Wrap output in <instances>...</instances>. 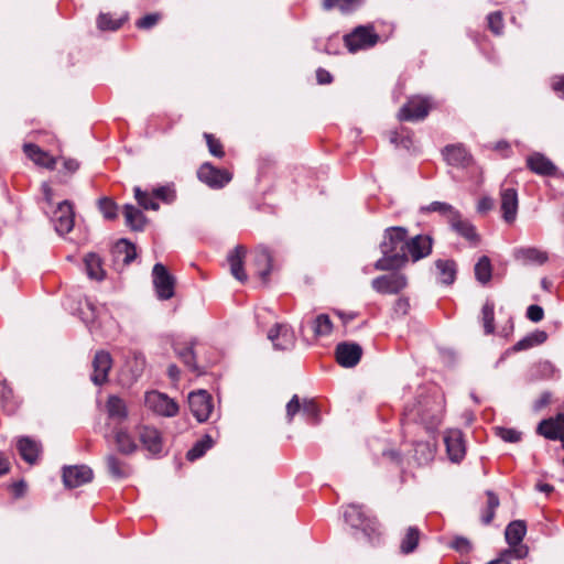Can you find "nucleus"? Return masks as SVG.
<instances>
[{"label": "nucleus", "mask_w": 564, "mask_h": 564, "mask_svg": "<svg viewBox=\"0 0 564 564\" xmlns=\"http://www.w3.org/2000/svg\"><path fill=\"white\" fill-rule=\"evenodd\" d=\"M408 230L404 227L386 229L380 243L382 257L376 261L375 268L381 271L395 270L406 263Z\"/></svg>", "instance_id": "1"}, {"label": "nucleus", "mask_w": 564, "mask_h": 564, "mask_svg": "<svg viewBox=\"0 0 564 564\" xmlns=\"http://www.w3.org/2000/svg\"><path fill=\"white\" fill-rule=\"evenodd\" d=\"M380 40L372 25H359L344 36V43L350 53L373 47Z\"/></svg>", "instance_id": "2"}, {"label": "nucleus", "mask_w": 564, "mask_h": 564, "mask_svg": "<svg viewBox=\"0 0 564 564\" xmlns=\"http://www.w3.org/2000/svg\"><path fill=\"white\" fill-rule=\"evenodd\" d=\"M527 533V524L523 520L511 521L505 531V538L509 544V549L505 554H510L516 558H524L529 553V547L522 544V540Z\"/></svg>", "instance_id": "3"}, {"label": "nucleus", "mask_w": 564, "mask_h": 564, "mask_svg": "<svg viewBox=\"0 0 564 564\" xmlns=\"http://www.w3.org/2000/svg\"><path fill=\"white\" fill-rule=\"evenodd\" d=\"M344 519L352 528H360L371 542L373 536L379 535L376 523L366 517L362 507L359 505L351 503L347 506L344 511Z\"/></svg>", "instance_id": "4"}, {"label": "nucleus", "mask_w": 564, "mask_h": 564, "mask_svg": "<svg viewBox=\"0 0 564 564\" xmlns=\"http://www.w3.org/2000/svg\"><path fill=\"white\" fill-rule=\"evenodd\" d=\"M145 406L158 415L172 417L178 413V404L165 393L150 391L144 395Z\"/></svg>", "instance_id": "5"}, {"label": "nucleus", "mask_w": 564, "mask_h": 564, "mask_svg": "<svg viewBox=\"0 0 564 564\" xmlns=\"http://www.w3.org/2000/svg\"><path fill=\"white\" fill-rule=\"evenodd\" d=\"M153 285L160 300H170L174 295L175 278L162 263H155L152 269Z\"/></svg>", "instance_id": "6"}, {"label": "nucleus", "mask_w": 564, "mask_h": 564, "mask_svg": "<svg viewBox=\"0 0 564 564\" xmlns=\"http://www.w3.org/2000/svg\"><path fill=\"white\" fill-rule=\"evenodd\" d=\"M191 412L198 422L209 419L214 409L212 395L206 390L193 391L188 394Z\"/></svg>", "instance_id": "7"}, {"label": "nucleus", "mask_w": 564, "mask_h": 564, "mask_svg": "<svg viewBox=\"0 0 564 564\" xmlns=\"http://www.w3.org/2000/svg\"><path fill=\"white\" fill-rule=\"evenodd\" d=\"M107 412V430L113 426H123L124 421L128 419L129 412L126 402L118 395H109L106 401Z\"/></svg>", "instance_id": "8"}, {"label": "nucleus", "mask_w": 564, "mask_h": 564, "mask_svg": "<svg viewBox=\"0 0 564 564\" xmlns=\"http://www.w3.org/2000/svg\"><path fill=\"white\" fill-rule=\"evenodd\" d=\"M198 178L212 188H221L231 181V174L221 169L204 163L197 171Z\"/></svg>", "instance_id": "9"}, {"label": "nucleus", "mask_w": 564, "mask_h": 564, "mask_svg": "<svg viewBox=\"0 0 564 564\" xmlns=\"http://www.w3.org/2000/svg\"><path fill=\"white\" fill-rule=\"evenodd\" d=\"M430 111L429 99L412 97L399 111V119L402 121H416L424 119Z\"/></svg>", "instance_id": "10"}, {"label": "nucleus", "mask_w": 564, "mask_h": 564, "mask_svg": "<svg viewBox=\"0 0 564 564\" xmlns=\"http://www.w3.org/2000/svg\"><path fill=\"white\" fill-rule=\"evenodd\" d=\"M371 286L378 293L397 294L406 286V278L398 272L386 274L373 279Z\"/></svg>", "instance_id": "11"}, {"label": "nucleus", "mask_w": 564, "mask_h": 564, "mask_svg": "<svg viewBox=\"0 0 564 564\" xmlns=\"http://www.w3.org/2000/svg\"><path fill=\"white\" fill-rule=\"evenodd\" d=\"M94 473L87 465L65 466L63 482L67 488H77L93 480Z\"/></svg>", "instance_id": "12"}, {"label": "nucleus", "mask_w": 564, "mask_h": 564, "mask_svg": "<svg viewBox=\"0 0 564 564\" xmlns=\"http://www.w3.org/2000/svg\"><path fill=\"white\" fill-rule=\"evenodd\" d=\"M536 433L547 440H560L564 447V413L542 420L536 427Z\"/></svg>", "instance_id": "13"}, {"label": "nucleus", "mask_w": 564, "mask_h": 564, "mask_svg": "<svg viewBox=\"0 0 564 564\" xmlns=\"http://www.w3.org/2000/svg\"><path fill=\"white\" fill-rule=\"evenodd\" d=\"M52 221L58 235L63 236L72 231L74 227V210L68 200H64L57 205L53 213Z\"/></svg>", "instance_id": "14"}, {"label": "nucleus", "mask_w": 564, "mask_h": 564, "mask_svg": "<svg viewBox=\"0 0 564 564\" xmlns=\"http://www.w3.org/2000/svg\"><path fill=\"white\" fill-rule=\"evenodd\" d=\"M113 440L117 451L122 455H131L138 449V445L124 426H113L105 433V438Z\"/></svg>", "instance_id": "15"}, {"label": "nucleus", "mask_w": 564, "mask_h": 564, "mask_svg": "<svg viewBox=\"0 0 564 564\" xmlns=\"http://www.w3.org/2000/svg\"><path fill=\"white\" fill-rule=\"evenodd\" d=\"M268 339L272 341L275 349L280 350L293 348L296 340L293 329L289 325L280 323L270 328Z\"/></svg>", "instance_id": "16"}, {"label": "nucleus", "mask_w": 564, "mask_h": 564, "mask_svg": "<svg viewBox=\"0 0 564 564\" xmlns=\"http://www.w3.org/2000/svg\"><path fill=\"white\" fill-rule=\"evenodd\" d=\"M335 354L336 360L341 367L352 368L359 362L362 348L356 343L344 341L336 346Z\"/></svg>", "instance_id": "17"}, {"label": "nucleus", "mask_w": 564, "mask_h": 564, "mask_svg": "<svg viewBox=\"0 0 564 564\" xmlns=\"http://www.w3.org/2000/svg\"><path fill=\"white\" fill-rule=\"evenodd\" d=\"M112 359L108 351L99 350L95 354L93 359V375L91 381L96 386H101L108 380V372L111 369Z\"/></svg>", "instance_id": "18"}, {"label": "nucleus", "mask_w": 564, "mask_h": 564, "mask_svg": "<svg viewBox=\"0 0 564 564\" xmlns=\"http://www.w3.org/2000/svg\"><path fill=\"white\" fill-rule=\"evenodd\" d=\"M500 207L503 220L512 224L517 218L519 207L518 193L514 188L500 189Z\"/></svg>", "instance_id": "19"}, {"label": "nucleus", "mask_w": 564, "mask_h": 564, "mask_svg": "<svg viewBox=\"0 0 564 564\" xmlns=\"http://www.w3.org/2000/svg\"><path fill=\"white\" fill-rule=\"evenodd\" d=\"M433 239L427 235H417L408 239L406 258L410 256L413 261H419L432 252Z\"/></svg>", "instance_id": "20"}, {"label": "nucleus", "mask_w": 564, "mask_h": 564, "mask_svg": "<svg viewBox=\"0 0 564 564\" xmlns=\"http://www.w3.org/2000/svg\"><path fill=\"white\" fill-rule=\"evenodd\" d=\"M448 224L451 228L459 236L475 246L478 245L480 238L476 231L475 226L468 219L463 218L460 213L451 219Z\"/></svg>", "instance_id": "21"}, {"label": "nucleus", "mask_w": 564, "mask_h": 564, "mask_svg": "<svg viewBox=\"0 0 564 564\" xmlns=\"http://www.w3.org/2000/svg\"><path fill=\"white\" fill-rule=\"evenodd\" d=\"M446 451L452 462H459L465 455V446L462 432L451 430L444 436Z\"/></svg>", "instance_id": "22"}, {"label": "nucleus", "mask_w": 564, "mask_h": 564, "mask_svg": "<svg viewBox=\"0 0 564 564\" xmlns=\"http://www.w3.org/2000/svg\"><path fill=\"white\" fill-rule=\"evenodd\" d=\"M138 433L141 444L151 454H159L162 451V436L155 427L143 425L139 427Z\"/></svg>", "instance_id": "23"}, {"label": "nucleus", "mask_w": 564, "mask_h": 564, "mask_svg": "<svg viewBox=\"0 0 564 564\" xmlns=\"http://www.w3.org/2000/svg\"><path fill=\"white\" fill-rule=\"evenodd\" d=\"M528 167L538 175L551 176L556 173V166L542 153L535 152L527 158Z\"/></svg>", "instance_id": "24"}, {"label": "nucleus", "mask_w": 564, "mask_h": 564, "mask_svg": "<svg viewBox=\"0 0 564 564\" xmlns=\"http://www.w3.org/2000/svg\"><path fill=\"white\" fill-rule=\"evenodd\" d=\"M246 249L242 246H237L228 253L227 257L231 274L240 282H246L248 280V275L243 270Z\"/></svg>", "instance_id": "25"}, {"label": "nucleus", "mask_w": 564, "mask_h": 564, "mask_svg": "<svg viewBox=\"0 0 564 564\" xmlns=\"http://www.w3.org/2000/svg\"><path fill=\"white\" fill-rule=\"evenodd\" d=\"M195 343L189 344H177L174 347L175 355L182 360V362L194 373L202 375L203 370L196 364V356L194 352Z\"/></svg>", "instance_id": "26"}, {"label": "nucleus", "mask_w": 564, "mask_h": 564, "mask_svg": "<svg viewBox=\"0 0 564 564\" xmlns=\"http://www.w3.org/2000/svg\"><path fill=\"white\" fill-rule=\"evenodd\" d=\"M23 150L28 158H30L35 164L50 170L55 167L56 160L47 152L40 149L37 145L33 143H26L24 144Z\"/></svg>", "instance_id": "27"}, {"label": "nucleus", "mask_w": 564, "mask_h": 564, "mask_svg": "<svg viewBox=\"0 0 564 564\" xmlns=\"http://www.w3.org/2000/svg\"><path fill=\"white\" fill-rule=\"evenodd\" d=\"M443 154L447 163L454 166L468 165L471 160L469 153L462 144L445 147Z\"/></svg>", "instance_id": "28"}, {"label": "nucleus", "mask_w": 564, "mask_h": 564, "mask_svg": "<svg viewBox=\"0 0 564 564\" xmlns=\"http://www.w3.org/2000/svg\"><path fill=\"white\" fill-rule=\"evenodd\" d=\"M254 263L260 279L265 283L272 269V257L268 248L263 246L257 248Z\"/></svg>", "instance_id": "29"}, {"label": "nucleus", "mask_w": 564, "mask_h": 564, "mask_svg": "<svg viewBox=\"0 0 564 564\" xmlns=\"http://www.w3.org/2000/svg\"><path fill=\"white\" fill-rule=\"evenodd\" d=\"M514 258L524 264H543L547 261V253L534 247L519 248L514 250Z\"/></svg>", "instance_id": "30"}, {"label": "nucleus", "mask_w": 564, "mask_h": 564, "mask_svg": "<svg viewBox=\"0 0 564 564\" xmlns=\"http://www.w3.org/2000/svg\"><path fill=\"white\" fill-rule=\"evenodd\" d=\"M437 279L443 284H452L456 279V263L449 259H438L435 261Z\"/></svg>", "instance_id": "31"}, {"label": "nucleus", "mask_w": 564, "mask_h": 564, "mask_svg": "<svg viewBox=\"0 0 564 564\" xmlns=\"http://www.w3.org/2000/svg\"><path fill=\"white\" fill-rule=\"evenodd\" d=\"M21 457L29 464L33 465L37 460L40 454V445L30 437H21L17 444Z\"/></svg>", "instance_id": "32"}, {"label": "nucleus", "mask_w": 564, "mask_h": 564, "mask_svg": "<svg viewBox=\"0 0 564 564\" xmlns=\"http://www.w3.org/2000/svg\"><path fill=\"white\" fill-rule=\"evenodd\" d=\"M123 215L126 224L135 231H141L145 225V217L143 213L131 204H127L123 207Z\"/></svg>", "instance_id": "33"}, {"label": "nucleus", "mask_w": 564, "mask_h": 564, "mask_svg": "<svg viewBox=\"0 0 564 564\" xmlns=\"http://www.w3.org/2000/svg\"><path fill=\"white\" fill-rule=\"evenodd\" d=\"M413 420H419L423 423L426 429L432 430L436 427L441 422L440 411H431L419 406L410 411Z\"/></svg>", "instance_id": "34"}, {"label": "nucleus", "mask_w": 564, "mask_h": 564, "mask_svg": "<svg viewBox=\"0 0 564 564\" xmlns=\"http://www.w3.org/2000/svg\"><path fill=\"white\" fill-rule=\"evenodd\" d=\"M106 465L108 473L117 479L127 478L130 475V467L123 460L119 459L115 454L106 456Z\"/></svg>", "instance_id": "35"}, {"label": "nucleus", "mask_w": 564, "mask_h": 564, "mask_svg": "<svg viewBox=\"0 0 564 564\" xmlns=\"http://www.w3.org/2000/svg\"><path fill=\"white\" fill-rule=\"evenodd\" d=\"M85 268L87 275L90 279L102 280L105 276V271L102 269L101 259L98 254L91 252L88 253L84 259Z\"/></svg>", "instance_id": "36"}, {"label": "nucleus", "mask_w": 564, "mask_h": 564, "mask_svg": "<svg viewBox=\"0 0 564 564\" xmlns=\"http://www.w3.org/2000/svg\"><path fill=\"white\" fill-rule=\"evenodd\" d=\"M547 339V334L544 330H535L522 339H520L514 346V351H521L530 349L534 346L543 344Z\"/></svg>", "instance_id": "37"}, {"label": "nucleus", "mask_w": 564, "mask_h": 564, "mask_svg": "<svg viewBox=\"0 0 564 564\" xmlns=\"http://www.w3.org/2000/svg\"><path fill=\"white\" fill-rule=\"evenodd\" d=\"M420 530L416 527H409L400 543V551L403 554H410L417 547L420 541Z\"/></svg>", "instance_id": "38"}, {"label": "nucleus", "mask_w": 564, "mask_h": 564, "mask_svg": "<svg viewBox=\"0 0 564 564\" xmlns=\"http://www.w3.org/2000/svg\"><path fill=\"white\" fill-rule=\"evenodd\" d=\"M421 210L424 213H438L446 218L447 223L459 213L453 205L445 202H432L430 205L422 207Z\"/></svg>", "instance_id": "39"}, {"label": "nucleus", "mask_w": 564, "mask_h": 564, "mask_svg": "<svg viewBox=\"0 0 564 564\" xmlns=\"http://www.w3.org/2000/svg\"><path fill=\"white\" fill-rule=\"evenodd\" d=\"M474 270L476 280L481 284H486L491 280L492 267L490 259L487 256L479 258Z\"/></svg>", "instance_id": "40"}, {"label": "nucleus", "mask_w": 564, "mask_h": 564, "mask_svg": "<svg viewBox=\"0 0 564 564\" xmlns=\"http://www.w3.org/2000/svg\"><path fill=\"white\" fill-rule=\"evenodd\" d=\"M213 446V440L209 435H205L196 442L194 446L186 453V458L191 462L200 458L207 449Z\"/></svg>", "instance_id": "41"}, {"label": "nucleus", "mask_w": 564, "mask_h": 564, "mask_svg": "<svg viewBox=\"0 0 564 564\" xmlns=\"http://www.w3.org/2000/svg\"><path fill=\"white\" fill-rule=\"evenodd\" d=\"M315 336H327L333 330V323L327 314H319L313 323Z\"/></svg>", "instance_id": "42"}, {"label": "nucleus", "mask_w": 564, "mask_h": 564, "mask_svg": "<svg viewBox=\"0 0 564 564\" xmlns=\"http://www.w3.org/2000/svg\"><path fill=\"white\" fill-rule=\"evenodd\" d=\"M134 198L138 204L144 209L158 210L160 205L155 202L153 195L142 191L140 187H134Z\"/></svg>", "instance_id": "43"}, {"label": "nucleus", "mask_w": 564, "mask_h": 564, "mask_svg": "<svg viewBox=\"0 0 564 564\" xmlns=\"http://www.w3.org/2000/svg\"><path fill=\"white\" fill-rule=\"evenodd\" d=\"M434 456L433 447L426 442H417L414 447V457L419 464H426Z\"/></svg>", "instance_id": "44"}, {"label": "nucleus", "mask_w": 564, "mask_h": 564, "mask_svg": "<svg viewBox=\"0 0 564 564\" xmlns=\"http://www.w3.org/2000/svg\"><path fill=\"white\" fill-rule=\"evenodd\" d=\"M495 305L491 302H486L482 306V326L486 334H492L495 332V314H494Z\"/></svg>", "instance_id": "45"}, {"label": "nucleus", "mask_w": 564, "mask_h": 564, "mask_svg": "<svg viewBox=\"0 0 564 564\" xmlns=\"http://www.w3.org/2000/svg\"><path fill=\"white\" fill-rule=\"evenodd\" d=\"M116 252L118 254H123L122 261L124 264L131 263L137 257L134 245L130 243L129 241H127L124 239L120 240L116 245Z\"/></svg>", "instance_id": "46"}, {"label": "nucleus", "mask_w": 564, "mask_h": 564, "mask_svg": "<svg viewBox=\"0 0 564 564\" xmlns=\"http://www.w3.org/2000/svg\"><path fill=\"white\" fill-rule=\"evenodd\" d=\"M361 0H324L323 7L326 10H330L333 8L339 9L341 12H349L359 3Z\"/></svg>", "instance_id": "47"}, {"label": "nucleus", "mask_w": 564, "mask_h": 564, "mask_svg": "<svg viewBox=\"0 0 564 564\" xmlns=\"http://www.w3.org/2000/svg\"><path fill=\"white\" fill-rule=\"evenodd\" d=\"M98 207L106 219L112 220L117 218L118 206L112 199L108 197L100 198L98 200Z\"/></svg>", "instance_id": "48"}, {"label": "nucleus", "mask_w": 564, "mask_h": 564, "mask_svg": "<svg viewBox=\"0 0 564 564\" xmlns=\"http://www.w3.org/2000/svg\"><path fill=\"white\" fill-rule=\"evenodd\" d=\"M154 198L162 200L163 203L170 204L175 199V191L172 186L165 185L154 188L152 191Z\"/></svg>", "instance_id": "49"}, {"label": "nucleus", "mask_w": 564, "mask_h": 564, "mask_svg": "<svg viewBox=\"0 0 564 564\" xmlns=\"http://www.w3.org/2000/svg\"><path fill=\"white\" fill-rule=\"evenodd\" d=\"M301 412L303 415H305L308 420L316 422L318 416V408L314 400L304 399L302 401V409Z\"/></svg>", "instance_id": "50"}, {"label": "nucleus", "mask_w": 564, "mask_h": 564, "mask_svg": "<svg viewBox=\"0 0 564 564\" xmlns=\"http://www.w3.org/2000/svg\"><path fill=\"white\" fill-rule=\"evenodd\" d=\"M98 28L100 30H110L115 31L121 26L120 21L112 20L108 14H100L97 20Z\"/></svg>", "instance_id": "51"}, {"label": "nucleus", "mask_w": 564, "mask_h": 564, "mask_svg": "<svg viewBox=\"0 0 564 564\" xmlns=\"http://www.w3.org/2000/svg\"><path fill=\"white\" fill-rule=\"evenodd\" d=\"M489 29L497 35L501 34L503 29L502 15L499 11L492 12L488 15Z\"/></svg>", "instance_id": "52"}, {"label": "nucleus", "mask_w": 564, "mask_h": 564, "mask_svg": "<svg viewBox=\"0 0 564 564\" xmlns=\"http://www.w3.org/2000/svg\"><path fill=\"white\" fill-rule=\"evenodd\" d=\"M204 135H205L206 142H207L209 152L217 158H223L225 152L223 150V145L219 142V140L215 139L214 135L209 134V133H205Z\"/></svg>", "instance_id": "53"}, {"label": "nucleus", "mask_w": 564, "mask_h": 564, "mask_svg": "<svg viewBox=\"0 0 564 564\" xmlns=\"http://www.w3.org/2000/svg\"><path fill=\"white\" fill-rule=\"evenodd\" d=\"M451 546L460 554H468L473 550L470 541L464 536H456Z\"/></svg>", "instance_id": "54"}, {"label": "nucleus", "mask_w": 564, "mask_h": 564, "mask_svg": "<svg viewBox=\"0 0 564 564\" xmlns=\"http://www.w3.org/2000/svg\"><path fill=\"white\" fill-rule=\"evenodd\" d=\"M497 434L505 441L509 443H517L521 440V433L507 427H498Z\"/></svg>", "instance_id": "55"}, {"label": "nucleus", "mask_w": 564, "mask_h": 564, "mask_svg": "<svg viewBox=\"0 0 564 564\" xmlns=\"http://www.w3.org/2000/svg\"><path fill=\"white\" fill-rule=\"evenodd\" d=\"M302 409V402L300 401L299 397L294 394L292 399L286 404V419L289 422H291L295 414L301 412Z\"/></svg>", "instance_id": "56"}, {"label": "nucleus", "mask_w": 564, "mask_h": 564, "mask_svg": "<svg viewBox=\"0 0 564 564\" xmlns=\"http://www.w3.org/2000/svg\"><path fill=\"white\" fill-rule=\"evenodd\" d=\"M160 20L159 13H150L144 15L143 18L139 19L135 23V25L139 29H150L154 26Z\"/></svg>", "instance_id": "57"}, {"label": "nucleus", "mask_w": 564, "mask_h": 564, "mask_svg": "<svg viewBox=\"0 0 564 564\" xmlns=\"http://www.w3.org/2000/svg\"><path fill=\"white\" fill-rule=\"evenodd\" d=\"M527 317L533 322L538 323L543 319L544 317V311L540 305L532 304L527 310Z\"/></svg>", "instance_id": "58"}, {"label": "nucleus", "mask_w": 564, "mask_h": 564, "mask_svg": "<svg viewBox=\"0 0 564 564\" xmlns=\"http://www.w3.org/2000/svg\"><path fill=\"white\" fill-rule=\"evenodd\" d=\"M409 310H410V303H409L408 299L401 297L395 301L393 311L397 315L404 316L408 314Z\"/></svg>", "instance_id": "59"}, {"label": "nucleus", "mask_w": 564, "mask_h": 564, "mask_svg": "<svg viewBox=\"0 0 564 564\" xmlns=\"http://www.w3.org/2000/svg\"><path fill=\"white\" fill-rule=\"evenodd\" d=\"M316 79H317L318 84L325 85V84H330L333 82V76L326 69L318 68L316 70Z\"/></svg>", "instance_id": "60"}, {"label": "nucleus", "mask_w": 564, "mask_h": 564, "mask_svg": "<svg viewBox=\"0 0 564 564\" xmlns=\"http://www.w3.org/2000/svg\"><path fill=\"white\" fill-rule=\"evenodd\" d=\"M486 496H487L486 507H488L489 509L496 510L500 503L498 496L491 490H487Z\"/></svg>", "instance_id": "61"}, {"label": "nucleus", "mask_w": 564, "mask_h": 564, "mask_svg": "<svg viewBox=\"0 0 564 564\" xmlns=\"http://www.w3.org/2000/svg\"><path fill=\"white\" fill-rule=\"evenodd\" d=\"M494 207V199L490 197H482L477 205V210L479 213H486Z\"/></svg>", "instance_id": "62"}, {"label": "nucleus", "mask_w": 564, "mask_h": 564, "mask_svg": "<svg viewBox=\"0 0 564 564\" xmlns=\"http://www.w3.org/2000/svg\"><path fill=\"white\" fill-rule=\"evenodd\" d=\"M552 88L556 93H561L564 96V76L553 78Z\"/></svg>", "instance_id": "63"}, {"label": "nucleus", "mask_w": 564, "mask_h": 564, "mask_svg": "<svg viewBox=\"0 0 564 564\" xmlns=\"http://www.w3.org/2000/svg\"><path fill=\"white\" fill-rule=\"evenodd\" d=\"M12 489L15 497H22L25 492L26 484L24 482V480H19L12 485Z\"/></svg>", "instance_id": "64"}]
</instances>
